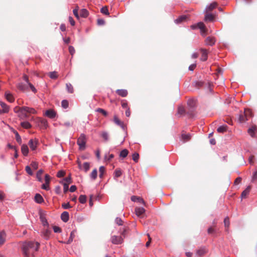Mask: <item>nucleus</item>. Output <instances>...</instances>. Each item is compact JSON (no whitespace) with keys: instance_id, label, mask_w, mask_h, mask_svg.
Segmentation results:
<instances>
[{"instance_id":"1","label":"nucleus","mask_w":257,"mask_h":257,"mask_svg":"<svg viewBox=\"0 0 257 257\" xmlns=\"http://www.w3.org/2000/svg\"><path fill=\"white\" fill-rule=\"evenodd\" d=\"M39 247L40 243L38 242L29 241L24 242L22 248L24 256H34V253L38 250Z\"/></svg>"},{"instance_id":"2","label":"nucleus","mask_w":257,"mask_h":257,"mask_svg":"<svg viewBox=\"0 0 257 257\" xmlns=\"http://www.w3.org/2000/svg\"><path fill=\"white\" fill-rule=\"evenodd\" d=\"M86 142V138L85 135L81 134L77 141V144L79 146L80 150H84L85 149Z\"/></svg>"},{"instance_id":"3","label":"nucleus","mask_w":257,"mask_h":257,"mask_svg":"<svg viewBox=\"0 0 257 257\" xmlns=\"http://www.w3.org/2000/svg\"><path fill=\"white\" fill-rule=\"evenodd\" d=\"M196 101L193 98H191L187 101V106L191 112L193 111L194 108L196 106Z\"/></svg>"},{"instance_id":"4","label":"nucleus","mask_w":257,"mask_h":257,"mask_svg":"<svg viewBox=\"0 0 257 257\" xmlns=\"http://www.w3.org/2000/svg\"><path fill=\"white\" fill-rule=\"evenodd\" d=\"M111 241L113 244H119L123 241V239L121 236L113 235L111 237Z\"/></svg>"},{"instance_id":"5","label":"nucleus","mask_w":257,"mask_h":257,"mask_svg":"<svg viewBox=\"0 0 257 257\" xmlns=\"http://www.w3.org/2000/svg\"><path fill=\"white\" fill-rule=\"evenodd\" d=\"M20 111L22 113L28 112V113H32V114H35L37 113V111H36V110L34 108H31V107H29L27 106H23V107L20 108Z\"/></svg>"},{"instance_id":"6","label":"nucleus","mask_w":257,"mask_h":257,"mask_svg":"<svg viewBox=\"0 0 257 257\" xmlns=\"http://www.w3.org/2000/svg\"><path fill=\"white\" fill-rule=\"evenodd\" d=\"M38 122H39V125L43 128H46L48 126V122L47 120L45 119H43L42 118H38Z\"/></svg>"},{"instance_id":"7","label":"nucleus","mask_w":257,"mask_h":257,"mask_svg":"<svg viewBox=\"0 0 257 257\" xmlns=\"http://www.w3.org/2000/svg\"><path fill=\"white\" fill-rule=\"evenodd\" d=\"M215 39L214 37H208L205 40V44L206 45L212 46L215 44Z\"/></svg>"},{"instance_id":"8","label":"nucleus","mask_w":257,"mask_h":257,"mask_svg":"<svg viewBox=\"0 0 257 257\" xmlns=\"http://www.w3.org/2000/svg\"><path fill=\"white\" fill-rule=\"evenodd\" d=\"M200 51L202 52V56L200 58V60L202 61H206L208 58V52L206 49L201 48Z\"/></svg>"},{"instance_id":"9","label":"nucleus","mask_w":257,"mask_h":257,"mask_svg":"<svg viewBox=\"0 0 257 257\" xmlns=\"http://www.w3.org/2000/svg\"><path fill=\"white\" fill-rule=\"evenodd\" d=\"M45 115L50 118H53L56 116V112L53 109H48L45 112Z\"/></svg>"},{"instance_id":"10","label":"nucleus","mask_w":257,"mask_h":257,"mask_svg":"<svg viewBox=\"0 0 257 257\" xmlns=\"http://www.w3.org/2000/svg\"><path fill=\"white\" fill-rule=\"evenodd\" d=\"M248 133L251 137H254L255 133L257 132V127L255 125H253L251 127L249 128Z\"/></svg>"},{"instance_id":"11","label":"nucleus","mask_w":257,"mask_h":257,"mask_svg":"<svg viewBox=\"0 0 257 257\" xmlns=\"http://www.w3.org/2000/svg\"><path fill=\"white\" fill-rule=\"evenodd\" d=\"M191 138V136L190 134L182 133L181 135V139L184 143L189 141Z\"/></svg>"},{"instance_id":"12","label":"nucleus","mask_w":257,"mask_h":257,"mask_svg":"<svg viewBox=\"0 0 257 257\" xmlns=\"http://www.w3.org/2000/svg\"><path fill=\"white\" fill-rule=\"evenodd\" d=\"M61 218L64 222H67L69 218V213L67 211L63 212L61 214Z\"/></svg>"},{"instance_id":"13","label":"nucleus","mask_w":257,"mask_h":257,"mask_svg":"<svg viewBox=\"0 0 257 257\" xmlns=\"http://www.w3.org/2000/svg\"><path fill=\"white\" fill-rule=\"evenodd\" d=\"M29 145L32 150H35L37 147V141L31 139L29 141Z\"/></svg>"},{"instance_id":"14","label":"nucleus","mask_w":257,"mask_h":257,"mask_svg":"<svg viewBox=\"0 0 257 257\" xmlns=\"http://www.w3.org/2000/svg\"><path fill=\"white\" fill-rule=\"evenodd\" d=\"M214 19V16L213 14L208 13L205 15L204 20L205 22H212L213 21Z\"/></svg>"},{"instance_id":"15","label":"nucleus","mask_w":257,"mask_h":257,"mask_svg":"<svg viewBox=\"0 0 257 257\" xmlns=\"http://www.w3.org/2000/svg\"><path fill=\"white\" fill-rule=\"evenodd\" d=\"M51 233V231L48 229H45L42 232V236H43L46 239L49 238Z\"/></svg>"},{"instance_id":"16","label":"nucleus","mask_w":257,"mask_h":257,"mask_svg":"<svg viewBox=\"0 0 257 257\" xmlns=\"http://www.w3.org/2000/svg\"><path fill=\"white\" fill-rule=\"evenodd\" d=\"M187 19V17L185 15H182L179 17L177 19L175 20L174 22L176 24H179L182 22H184Z\"/></svg>"},{"instance_id":"17","label":"nucleus","mask_w":257,"mask_h":257,"mask_svg":"<svg viewBox=\"0 0 257 257\" xmlns=\"http://www.w3.org/2000/svg\"><path fill=\"white\" fill-rule=\"evenodd\" d=\"M145 210L142 207H137L135 208V212L137 216H140L145 213Z\"/></svg>"},{"instance_id":"18","label":"nucleus","mask_w":257,"mask_h":257,"mask_svg":"<svg viewBox=\"0 0 257 257\" xmlns=\"http://www.w3.org/2000/svg\"><path fill=\"white\" fill-rule=\"evenodd\" d=\"M207 252V250L206 248L203 247L199 249L197 252L196 254L198 256H202L204 255Z\"/></svg>"},{"instance_id":"19","label":"nucleus","mask_w":257,"mask_h":257,"mask_svg":"<svg viewBox=\"0 0 257 257\" xmlns=\"http://www.w3.org/2000/svg\"><path fill=\"white\" fill-rule=\"evenodd\" d=\"M116 92L120 96H126L127 95V91L126 89H117Z\"/></svg>"},{"instance_id":"20","label":"nucleus","mask_w":257,"mask_h":257,"mask_svg":"<svg viewBox=\"0 0 257 257\" xmlns=\"http://www.w3.org/2000/svg\"><path fill=\"white\" fill-rule=\"evenodd\" d=\"M244 114L245 115V117L246 119H248L249 118L251 117L252 116V112L250 109L248 108L244 109Z\"/></svg>"},{"instance_id":"21","label":"nucleus","mask_w":257,"mask_h":257,"mask_svg":"<svg viewBox=\"0 0 257 257\" xmlns=\"http://www.w3.org/2000/svg\"><path fill=\"white\" fill-rule=\"evenodd\" d=\"M21 151L22 154L26 156L29 153V149L28 146L26 145H23L21 147Z\"/></svg>"},{"instance_id":"22","label":"nucleus","mask_w":257,"mask_h":257,"mask_svg":"<svg viewBox=\"0 0 257 257\" xmlns=\"http://www.w3.org/2000/svg\"><path fill=\"white\" fill-rule=\"evenodd\" d=\"M197 24V28L199 29L201 33L205 32V26L203 22H198Z\"/></svg>"},{"instance_id":"23","label":"nucleus","mask_w":257,"mask_h":257,"mask_svg":"<svg viewBox=\"0 0 257 257\" xmlns=\"http://www.w3.org/2000/svg\"><path fill=\"white\" fill-rule=\"evenodd\" d=\"M192 85L199 88L200 87H201L203 86L204 85V82L202 81H200V80H196V81H194V82H193L192 83Z\"/></svg>"},{"instance_id":"24","label":"nucleus","mask_w":257,"mask_h":257,"mask_svg":"<svg viewBox=\"0 0 257 257\" xmlns=\"http://www.w3.org/2000/svg\"><path fill=\"white\" fill-rule=\"evenodd\" d=\"M6 234L5 231L3 230L0 232V244H3L5 241Z\"/></svg>"},{"instance_id":"25","label":"nucleus","mask_w":257,"mask_h":257,"mask_svg":"<svg viewBox=\"0 0 257 257\" xmlns=\"http://www.w3.org/2000/svg\"><path fill=\"white\" fill-rule=\"evenodd\" d=\"M251 190V186H248L247 188L242 192L241 193V197L245 198L247 196V195L249 194L250 191Z\"/></svg>"},{"instance_id":"26","label":"nucleus","mask_w":257,"mask_h":257,"mask_svg":"<svg viewBox=\"0 0 257 257\" xmlns=\"http://www.w3.org/2000/svg\"><path fill=\"white\" fill-rule=\"evenodd\" d=\"M35 200L38 203H41L44 201L42 196L39 194H36L35 196Z\"/></svg>"},{"instance_id":"27","label":"nucleus","mask_w":257,"mask_h":257,"mask_svg":"<svg viewBox=\"0 0 257 257\" xmlns=\"http://www.w3.org/2000/svg\"><path fill=\"white\" fill-rule=\"evenodd\" d=\"M0 105L3 108V111L4 113H7L9 112V107L5 103L0 101Z\"/></svg>"},{"instance_id":"28","label":"nucleus","mask_w":257,"mask_h":257,"mask_svg":"<svg viewBox=\"0 0 257 257\" xmlns=\"http://www.w3.org/2000/svg\"><path fill=\"white\" fill-rule=\"evenodd\" d=\"M89 15L88 11L85 9H81L80 11V15L81 17L86 18Z\"/></svg>"},{"instance_id":"29","label":"nucleus","mask_w":257,"mask_h":257,"mask_svg":"<svg viewBox=\"0 0 257 257\" xmlns=\"http://www.w3.org/2000/svg\"><path fill=\"white\" fill-rule=\"evenodd\" d=\"M217 6V3H212L210 4L209 5L207 6L205 8V11H212Z\"/></svg>"},{"instance_id":"30","label":"nucleus","mask_w":257,"mask_h":257,"mask_svg":"<svg viewBox=\"0 0 257 257\" xmlns=\"http://www.w3.org/2000/svg\"><path fill=\"white\" fill-rule=\"evenodd\" d=\"M227 128V126L226 125H221L217 128V131L219 133H223L226 132Z\"/></svg>"},{"instance_id":"31","label":"nucleus","mask_w":257,"mask_h":257,"mask_svg":"<svg viewBox=\"0 0 257 257\" xmlns=\"http://www.w3.org/2000/svg\"><path fill=\"white\" fill-rule=\"evenodd\" d=\"M21 125L26 129H29L32 127V125L28 121L21 122Z\"/></svg>"},{"instance_id":"32","label":"nucleus","mask_w":257,"mask_h":257,"mask_svg":"<svg viewBox=\"0 0 257 257\" xmlns=\"http://www.w3.org/2000/svg\"><path fill=\"white\" fill-rule=\"evenodd\" d=\"M43 173V170L41 169V170H39L37 173V174H36V177L38 179V180L40 182H42L43 180H42V175Z\"/></svg>"},{"instance_id":"33","label":"nucleus","mask_w":257,"mask_h":257,"mask_svg":"<svg viewBox=\"0 0 257 257\" xmlns=\"http://www.w3.org/2000/svg\"><path fill=\"white\" fill-rule=\"evenodd\" d=\"M40 218L41 221L42 222V223L43 224V225L44 226H48L49 225L48 222L44 215H41Z\"/></svg>"},{"instance_id":"34","label":"nucleus","mask_w":257,"mask_h":257,"mask_svg":"<svg viewBox=\"0 0 257 257\" xmlns=\"http://www.w3.org/2000/svg\"><path fill=\"white\" fill-rule=\"evenodd\" d=\"M113 121L115 123H116L117 125L122 126H123V122L121 121L118 117L116 115H114L113 117Z\"/></svg>"},{"instance_id":"35","label":"nucleus","mask_w":257,"mask_h":257,"mask_svg":"<svg viewBox=\"0 0 257 257\" xmlns=\"http://www.w3.org/2000/svg\"><path fill=\"white\" fill-rule=\"evenodd\" d=\"M246 120H247V119H246L244 113H241L239 115L238 121L239 122L243 123L245 122Z\"/></svg>"},{"instance_id":"36","label":"nucleus","mask_w":257,"mask_h":257,"mask_svg":"<svg viewBox=\"0 0 257 257\" xmlns=\"http://www.w3.org/2000/svg\"><path fill=\"white\" fill-rule=\"evenodd\" d=\"M90 176L92 180H95L96 179V178H97V169H95L93 170V171L91 173Z\"/></svg>"},{"instance_id":"37","label":"nucleus","mask_w":257,"mask_h":257,"mask_svg":"<svg viewBox=\"0 0 257 257\" xmlns=\"http://www.w3.org/2000/svg\"><path fill=\"white\" fill-rule=\"evenodd\" d=\"M128 154V151L127 149H123L122 150L119 154L120 157H122L123 158H125Z\"/></svg>"},{"instance_id":"38","label":"nucleus","mask_w":257,"mask_h":257,"mask_svg":"<svg viewBox=\"0 0 257 257\" xmlns=\"http://www.w3.org/2000/svg\"><path fill=\"white\" fill-rule=\"evenodd\" d=\"M49 76L52 79H55L58 77L57 73L55 71L50 72Z\"/></svg>"},{"instance_id":"39","label":"nucleus","mask_w":257,"mask_h":257,"mask_svg":"<svg viewBox=\"0 0 257 257\" xmlns=\"http://www.w3.org/2000/svg\"><path fill=\"white\" fill-rule=\"evenodd\" d=\"M66 86L68 92L71 93L73 92V87L70 83H66Z\"/></svg>"},{"instance_id":"40","label":"nucleus","mask_w":257,"mask_h":257,"mask_svg":"<svg viewBox=\"0 0 257 257\" xmlns=\"http://www.w3.org/2000/svg\"><path fill=\"white\" fill-rule=\"evenodd\" d=\"M140 158L139 154L138 153H135L132 155V159L135 162H138Z\"/></svg>"},{"instance_id":"41","label":"nucleus","mask_w":257,"mask_h":257,"mask_svg":"<svg viewBox=\"0 0 257 257\" xmlns=\"http://www.w3.org/2000/svg\"><path fill=\"white\" fill-rule=\"evenodd\" d=\"M95 111L102 113L105 116H106L108 114L107 111L102 108H98L95 110Z\"/></svg>"},{"instance_id":"42","label":"nucleus","mask_w":257,"mask_h":257,"mask_svg":"<svg viewBox=\"0 0 257 257\" xmlns=\"http://www.w3.org/2000/svg\"><path fill=\"white\" fill-rule=\"evenodd\" d=\"M207 85V89L208 91H210V95H214V93L213 92V89L212 88V84L208 82L206 84Z\"/></svg>"},{"instance_id":"43","label":"nucleus","mask_w":257,"mask_h":257,"mask_svg":"<svg viewBox=\"0 0 257 257\" xmlns=\"http://www.w3.org/2000/svg\"><path fill=\"white\" fill-rule=\"evenodd\" d=\"M61 106L63 108H67L69 106V102L67 100H63L61 102Z\"/></svg>"},{"instance_id":"44","label":"nucleus","mask_w":257,"mask_h":257,"mask_svg":"<svg viewBox=\"0 0 257 257\" xmlns=\"http://www.w3.org/2000/svg\"><path fill=\"white\" fill-rule=\"evenodd\" d=\"M79 201L81 203H85L86 201V196L84 195H81L79 197Z\"/></svg>"},{"instance_id":"45","label":"nucleus","mask_w":257,"mask_h":257,"mask_svg":"<svg viewBox=\"0 0 257 257\" xmlns=\"http://www.w3.org/2000/svg\"><path fill=\"white\" fill-rule=\"evenodd\" d=\"M14 133L15 134V135H16V141L19 144H22V139H21L20 136L19 135L18 133L16 131L14 132Z\"/></svg>"},{"instance_id":"46","label":"nucleus","mask_w":257,"mask_h":257,"mask_svg":"<svg viewBox=\"0 0 257 257\" xmlns=\"http://www.w3.org/2000/svg\"><path fill=\"white\" fill-rule=\"evenodd\" d=\"M184 113H185L184 107L182 105H180L178 108V113H179L180 114H183Z\"/></svg>"},{"instance_id":"47","label":"nucleus","mask_w":257,"mask_h":257,"mask_svg":"<svg viewBox=\"0 0 257 257\" xmlns=\"http://www.w3.org/2000/svg\"><path fill=\"white\" fill-rule=\"evenodd\" d=\"M83 169L84 170L85 172H87L89 168H90V165L89 163L87 162H85L83 165Z\"/></svg>"},{"instance_id":"48","label":"nucleus","mask_w":257,"mask_h":257,"mask_svg":"<svg viewBox=\"0 0 257 257\" xmlns=\"http://www.w3.org/2000/svg\"><path fill=\"white\" fill-rule=\"evenodd\" d=\"M100 12H101V13H102V14H103L104 15H109V12H108V9L107 8V7H102L100 10Z\"/></svg>"},{"instance_id":"49","label":"nucleus","mask_w":257,"mask_h":257,"mask_svg":"<svg viewBox=\"0 0 257 257\" xmlns=\"http://www.w3.org/2000/svg\"><path fill=\"white\" fill-rule=\"evenodd\" d=\"M99 177L102 178L103 177V173L105 171V168L103 166L100 167L99 169Z\"/></svg>"},{"instance_id":"50","label":"nucleus","mask_w":257,"mask_h":257,"mask_svg":"<svg viewBox=\"0 0 257 257\" xmlns=\"http://www.w3.org/2000/svg\"><path fill=\"white\" fill-rule=\"evenodd\" d=\"M102 138L105 141H107L108 140V134L106 132H102L101 134Z\"/></svg>"},{"instance_id":"51","label":"nucleus","mask_w":257,"mask_h":257,"mask_svg":"<svg viewBox=\"0 0 257 257\" xmlns=\"http://www.w3.org/2000/svg\"><path fill=\"white\" fill-rule=\"evenodd\" d=\"M136 200H138L140 202H141L142 203H145V202L144 200L142 198H137L136 196H132V200L133 201H136Z\"/></svg>"},{"instance_id":"52","label":"nucleus","mask_w":257,"mask_h":257,"mask_svg":"<svg viewBox=\"0 0 257 257\" xmlns=\"http://www.w3.org/2000/svg\"><path fill=\"white\" fill-rule=\"evenodd\" d=\"M251 182L252 183L257 182V171L253 173L252 177Z\"/></svg>"},{"instance_id":"53","label":"nucleus","mask_w":257,"mask_h":257,"mask_svg":"<svg viewBox=\"0 0 257 257\" xmlns=\"http://www.w3.org/2000/svg\"><path fill=\"white\" fill-rule=\"evenodd\" d=\"M25 170L29 175H32L33 174V172L32 171V170L30 166H27L26 167Z\"/></svg>"},{"instance_id":"54","label":"nucleus","mask_w":257,"mask_h":257,"mask_svg":"<svg viewBox=\"0 0 257 257\" xmlns=\"http://www.w3.org/2000/svg\"><path fill=\"white\" fill-rule=\"evenodd\" d=\"M114 174L115 177H119L122 174L121 171L120 169H116L114 172Z\"/></svg>"},{"instance_id":"55","label":"nucleus","mask_w":257,"mask_h":257,"mask_svg":"<svg viewBox=\"0 0 257 257\" xmlns=\"http://www.w3.org/2000/svg\"><path fill=\"white\" fill-rule=\"evenodd\" d=\"M62 207L64 209H69L71 207V206H70L69 202L67 203H63L62 204Z\"/></svg>"},{"instance_id":"56","label":"nucleus","mask_w":257,"mask_h":257,"mask_svg":"<svg viewBox=\"0 0 257 257\" xmlns=\"http://www.w3.org/2000/svg\"><path fill=\"white\" fill-rule=\"evenodd\" d=\"M31 166L34 170H37L38 168V164L36 162H32Z\"/></svg>"},{"instance_id":"57","label":"nucleus","mask_w":257,"mask_h":257,"mask_svg":"<svg viewBox=\"0 0 257 257\" xmlns=\"http://www.w3.org/2000/svg\"><path fill=\"white\" fill-rule=\"evenodd\" d=\"M128 227H125L123 228V230L121 232V234L122 235V236L123 237H125L126 236V233L128 231Z\"/></svg>"},{"instance_id":"58","label":"nucleus","mask_w":257,"mask_h":257,"mask_svg":"<svg viewBox=\"0 0 257 257\" xmlns=\"http://www.w3.org/2000/svg\"><path fill=\"white\" fill-rule=\"evenodd\" d=\"M30 89L31 90V91L34 93H36L37 92V90L35 88V87H34V86L31 84V83H28V85Z\"/></svg>"},{"instance_id":"59","label":"nucleus","mask_w":257,"mask_h":257,"mask_svg":"<svg viewBox=\"0 0 257 257\" xmlns=\"http://www.w3.org/2000/svg\"><path fill=\"white\" fill-rule=\"evenodd\" d=\"M65 173L64 171L60 170L57 173V177L59 178L62 177L65 175Z\"/></svg>"},{"instance_id":"60","label":"nucleus","mask_w":257,"mask_h":257,"mask_svg":"<svg viewBox=\"0 0 257 257\" xmlns=\"http://www.w3.org/2000/svg\"><path fill=\"white\" fill-rule=\"evenodd\" d=\"M45 181L46 182V184L47 185L49 184L50 181V177L49 175L46 174L45 176Z\"/></svg>"},{"instance_id":"61","label":"nucleus","mask_w":257,"mask_h":257,"mask_svg":"<svg viewBox=\"0 0 257 257\" xmlns=\"http://www.w3.org/2000/svg\"><path fill=\"white\" fill-rule=\"evenodd\" d=\"M224 225L226 227H228L229 225V220L228 217H226L224 220Z\"/></svg>"},{"instance_id":"62","label":"nucleus","mask_w":257,"mask_h":257,"mask_svg":"<svg viewBox=\"0 0 257 257\" xmlns=\"http://www.w3.org/2000/svg\"><path fill=\"white\" fill-rule=\"evenodd\" d=\"M18 88L20 89H21L23 91H24L26 88V85H25V84H23V83H20L18 85Z\"/></svg>"},{"instance_id":"63","label":"nucleus","mask_w":257,"mask_h":257,"mask_svg":"<svg viewBox=\"0 0 257 257\" xmlns=\"http://www.w3.org/2000/svg\"><path fill=\"white\" fill-rule=\"evenodd\" d=\"M115 222L116 224H117L118 225H122V220L120 218L117 217L115 219Z\"/></svg>"},{"instance_id":"64","label":"nucleus","mask_w":257,"mask_h":257,"mask_svg":"<svg viewBox=\"0 0 257 257\" xmlns=\"http://www.w3.org/2000/svg\"><path fill=\"white\" fill-rule=\"evenodd\" d=\"M53 230L56 233H59L61 232V229L58 226H54Z\"/></svg>"}]
</instances>
